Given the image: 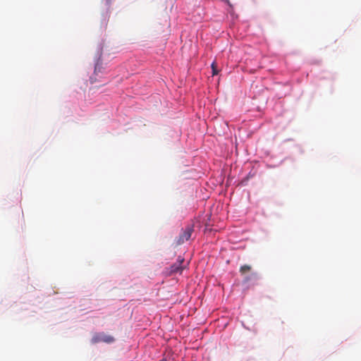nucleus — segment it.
I'll return each mask as SVG.
<instances>
[{
  "mask_svg": "<svg viewBox=\"0 0 361 361\" xmlns=\"http://www.w3.org/2000/svg\"><path fill=\"white\" fill-rule=\"evenodd\" d=\"M114 341L115 338L112 336L106 334L104 332L94 334L91 339V342L93 344L101 342H104L106 343H111L114 342Z\"/></svg>",
  "mask_w": 361,
  "mask_h": 361,
  "instance_id": "1",
  "label": "nucleus"
},
{
  "mask_svg": "<svg viewBox=\"0 0 361 361\" xmlns=\"http://www.w3.org/2000/svg\"><path fill=\"white\" fill-rule=\"evenodd\" d=\"M193 231V226H187L183 230L182 233L180 234L179 238L177 240V244L181 245L184 243L185 241L188 240L190 238Z\"/></svg>",
  "mask_w": 361,
  "mask_h": 361,
  "instance_id": "2",
  "label": "nucleus"
},
{
  "mask_svg": "<svg viewBox=\"0 0 361 361\" xmlns=\"http://www.w3.org/2000/svg\"><path fill=\"white\" fill-rule=\"evenodd\" d=\"M184 259L181 257H178L176 263L172 264L170 267L171 274L181 273L182 271L185 268V266L183 265Z\"/></svg>",
  "mask_w": 361,
  "mask_h": 361,
  "instance_id": "3",
  "label": "nucleus"
},
{
  "mask_svg": "<svg viewBox=\"0 0 361 361\" xmlns=\"http://www.w3.org/2000/svg\"><path fill=\"white\" fill-rule=\"evenodd\" d=\"M251 270V266L245 264L243 266H241L240 268V272L241 274H245L247 271H250Z\"/></svg>",
  "mask_w": 361,
  "mask_h": 361,
  "instance_id": "4",
  "label": "nucleus"
},
{
  "mask_svg": "<svg viewBox=\"0 0 361 361\" xmlns=\"http://www.w3.org/2000/svg\"><path fill=\"white\" fill-rule=\"evenodd\" d=\"M212 74L216 75L218 73V71H217L216 65L214 62H213L212 64Z\"/></svg>",
  "mask_w": 361,
  "mask_h": 361,
  "instance_id": "5",
  "label": "nucleus"
},
{
  "mask_svg": "<svg viewBox=\"0 0 361 361\" xmlns=\"http://www.w3.org/2000/svg\"><path fill=\"white\" fill-rule=\"evenodd\" d=\"M102 68V65H100V64H99V63H97L94 67V73H96L97 72H101Z\"/></svg>",
  "mask_w": 361,
  "mask_h": 361,
  "instance_id": "6",
  "label": "nucleus"
}]
</instances>
